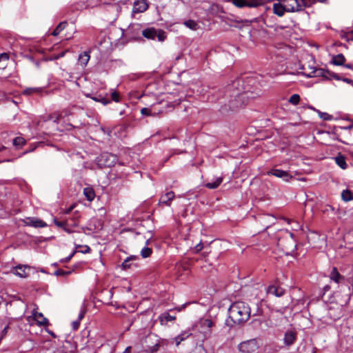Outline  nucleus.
<instances>
[{
  "label": "nucleus",
  "instance_id": "obj_1",
  "mask_svg": "<svg viewBox=\"0 0 353 353\" xmlns=\"http://www.w3.org/2000/svg\"><path fill=\"white\" fill-rule=\"evenodd\" d=\"M250 312V307L245 302H234L228 309L229 319L225 321V324L230 327L234 324H242L249 319Z\"/></svg>",
  "mask_w": 353,
  "mask_h": 353
},
{
  "label": "nucleus",
  "instance_id": "obj_2",
  "mask_svg": "<svg viewBox=\"0 0 353 353\" xmlns=\"http://www.w3.org/2000/svg\"><path fill=\"white\" fill-rule=\"evenodd\" d=\"M278 245L286 252L292 251L296 247V242L294 239L293 233L285 230L282 232V236L278 239Z\"/></svg>",
  "mask_w": 353,
  "mask_h": 353
},
{
  "label": "nucleus",
  "instance_id": "obj_3",
  "mask_svg": "<svg viewBox=\"0 0 353 353\" xmlns=\"http://www.w3.org/2000/svg\"><path fill=\"white\" fill-rule=\"evenodd\" d=\"M335 302L341 306H345L348 304L351 298V290L347 285H342L340 291L334 294Z\"/></svg>",
  "mask_w": 353,
  "mask_h": 353
},
{
  "label": "nucleus",
  "instance_id": "obj_4",
  "mask_svg": "<svg viewBox=\"0 0 353 353\" xmlns=\"http://www.w3.org/2000/svg\"><path fill=\"white\" fill-rule=\"evenodd\" d=\"M117 161V156L109 152H103L97 159V165L100 168H110Z\"/></svg>",
  "mask_w": 353,
  "mask_h": 353
},
{
  "label": "nucleus",
  "instance_id": "obj_5",
  "mask_svg": "<svg viewBox=\"0 0 353 353\" xmlns=\"http://www.w3.org/2000/svg\"><path fill=\"white\" fill-rule=\"evenodd\" d=\"M142 35L148 39H155L157 37L159 41H164L167 37L166 33L161 29L154 28H145L142 31Z\"/></svg>",
  "mask_w": 353,
  "mask_h": 353
},
{
  "label": "nucleus",
  "instance_id": "obj_6",
  "mask_svg": "<svg viewBox=\"0 0 353 353\" xmlns=\"http://www.w3.org/2000/svg\"><path fill=\"white\" fill-rule=\"evenodd\" d=\"M281 2H283L284 6L285 7L286 12H301L304 10L305 6L303 2L301 0H280Z\"/></svg>",
  "mask_w": 353,
  "mask_h": 353
},
{
  "label": "nucleus",
  "instance_id": "obj_7",
  "mask_svg": "<svg viewBox=\"0 0 353 353\" xmlns=\"http://www.w3.org/2000/svg\"><path fill=\"white\" fill-rule=\"evenodd\" d=\"M231 2L236 7L242 8L244 7L256 8L263 4L261 0H225Z\"/></svg>",
  "mask_w": 353,
  "mask_h": 353
},
{
  "label": "nucleus",
  "instance_id": "obj_8",
  "mask_svg": "<svg viewBox=\"0 0 353 353\" xmlns=\"http://www.w3.org/2000/svg\"><path fill=\"white\" fill-rule=\"evenodd\" d=\"M257 347V342L255 339L242 342L239 345V350L244 353H252L254 352Z\"/></svg>",
  "mask_w": 353,
  "mask_h": 353
},
{
  "label": "nucleus",
  "instance_id": "obj_9",
  "mask_svg": "<svg viewBox=\"0 0 353 353\" xmlns=\"http://www.w3.org/2000/svg\"><path fill=\"white\" fill-rule=\"evenodd\" d=\"M268 175H273L278 178L283 179L285 181H289L290 179L292 178V176L289 174V172L279 170V169H272L268 172Z\"/></svg>",
  "mask_w": 353,
  "mask_h": 353
},
{
  "label": "nucleus",
  "instance_id": "obj_10",
  "mask_svg": "<svg viewBox=\"0 0 353 353\" xmlns=\"http://www.w3.org/2000/svg\"><path fill=\"white\" fill-rule=\"evenodd\" d=\"M296 340V332L292 330H288L284 334L283 342L287 346H290Z\"/></svg>",
  "mask_w": 353,
  "mask_h": 353
},
{
  "label": "nucleus",
  "instance_id": "obj_11",
  "mask_svg": "<svg viewBox=\"0 0 353 353\" xmlns=\"http://www.w3.org/2000/svg\"><path fill=\"white\" fill-rule=\"evenodd\" d=\"M26 225L32 226L34 228H44L47 226V224L42 221L41 219L34 218V217H28L24 221Z\"/></svg>",
  "mask_w": 353,
  "mask_h": 353
},
{
  "label": "nucleus",
  "instance_id": "obj_12",
  "mask_svg": "<svg viewBox=\"0 0 353 353\" xmlns=\"http://www.w3.org/2000/svg\"><path fill=\"white\" fill-rule=\"evenodd\" d=\"M148 4L146 0H136L133 3V12L141 13L147 10Z\"/></svg>",
  "mask_w": 353,
  "mask_h": 353
},
{
  "label": "nucleus",
  "instance_id": "obj_13",
  "mask_svg": "<svg viewBox=\"0 0 353 353\" xmlns=\"http://www.w3.org/2000/svg\"><path fill=\"white\" fill-rule=\"evenodd\" d=\"M29 269L30 267L28 265H18L12 268V272L21 278H26L28 276L26 270Z\"/></svg>",
  "mask_w": 353,
  "mask_h": 353
},
{
  "label": "nucleus",
  "instance_id": "obj_14",
  "mask_svg": "<svg viewBox=\"0 0 353 353\" xmlns=\"http://www.w3.org/2000/svg\"><path fill=\"white\" fill-rule=\"evenodd\" d=\"M330 278L331 281L339 283V284H343L345 281V278L344 276L341 275L336 268H333L330 274Z\"/></svg>",
  "mask_w": 353,
  "mask_h": 353
},
{
  "label": "nucleus",
  "instance_id": "obj_15",
  "mask_svg": "<svg viewBox=\"0 0 353 353\" xmlns=\"http://www.w3.org/2000/svg\"><path fill=\"white\" fill-rule=\"evenodd\" d=\"M174 196H175V194H174V192H172V191L168 192L165 194L161 195V196L159 199V204L170 206L171 202L174 199Z\"/></svg>",
  "mask_w": 353,
  "mask_h": 353
},
{
  "label": "nucleus",
  "instance_id": "obj_16",
  "mask_svg": "<svg viewBox=\"0 0 353 353\" xmlns=\"http://www.w3.org/2000/svg\"><path fill=\"white\" fill-rule=\"evenodd\" d=\"M267 293L277 297H281L284 294L285 290L279 285H272L268 288Z\"/></svg>",
  "mask_w": 353,
  "mask_h": 353
},
{
  "label": "nucleus",
  "instance_id": "obj_17",
  "mask_svg": "<svg viewBox=\"0 0 353 353\" xmlns=\"http://www.w3.org/2000/svg\"><path fill=\"white\" fill-rule=\"evenodd\" d=\"M201 327L206 329V330L204 331L205 336L206 339L209 338L212 334L210 328L214 326V322L211 319H203L201 322Z\"/></svg>",
  "mask_w": 353,
  "mask_h": 353
},
{
  "label": "nucleus",
  "instance_id": "obj_18",
  "mask_svg": "<svg viewBox=\"0 0 353 353\" xmlns=\"http://www.w3.org/2000/svg\"><path fill=\"white\" fill-rule=\"evenodd\" d=\"M139 258L137 256H130L128 257L121 264L122 269L126 270L132 268L134 266L137 267V265L134 263L133 261L137 260Z\"/></svg>",
  "mask_w": 353,
  "mask_h": 353
},
{
  "label": "nucleus",
  "instance_id": "obj_19",
  "mask_svg": "<svg viewBox=\"0 0 353 353\" xmlns=\"http://www.w3.org/2000/svg\"><path fill=\"white\" fill-rule=\"evenodd\" d=\"M329 71L325 70L323 68H314L312 71L307 74L308 77H322L326 78V74H328Z\"/></svg>",
  "mask_w": 353,
  "mask_h": 353
},
{
  "label": "nucleus",
  "instance_id": "obj_20",
  "mask_svg": "<svg viewBox=\"0 0 353 353\" xmlns=\"http://www.w3.org/2000/svg\"><path fill=\"white\" fill-rule=\"evenodd\" d=\"M274 13L279 17H282L286 12L285 7L283 2L274 3L273 5Z\"/></svg>",
  "mask_w": 353,
  "mask_h": 353
},
{
  "label": "nucleus",
  "instance_id": "obj_21",
  "mask_svg": "<svg viewBox=\"0 0 353 353\" xmlns=\"http://www.w3.org/2000/svg\"><path fill=\"white\" fill-rule=\"evenodd\" d=\"M87 97H90L97 102H101L103 105H107L110 103V101L102 94H94L92 96L91 94H86Z\"/></svg>",
  "mask_w": 353,
  "mask_h": 353
},
{
  "label": "nucleus",
  "instance_id": "obj_22",
  "mask_svg": "<svg viewBox=\"0 0 353 353\" xmlns=\"http://www.w3.org/2000/svg\"><path fill=\"white\" fill-rule=\"evenodd\" d=\"M159 319L161 325H166L168 322L174 321L176 316L170 315L168 312H163L159 316Z\"/></svg>",
  "mask_w": 353,
  "mask_h": 353
},
{
  "label": "nucleus",
  "instance_id": "obj_23",
  "mask_svg": "<svg viewBox=\"0 0 353 353\" xmlns=\"http://www.w3.org/2000/svg\"><path fill=\"white\" fill-rule=\"evenodd\" d=\"M54 224L59 227L63 228L65 226H72V227H77L78 226V221H74V223H70V220H66L65 221H58L57 219H54Z\"/></svg>",
  "mask_w": 353,
  "mask_h": 353
},
{
  "label": "nucleus",
  "instance_id": "obj_24",
  "mask_svg": "<svg viewBox=\"0 0 353 353\" xmlns=\"http://www.w3.org/2000/svg\"><path fill=\"white\" fill-rule=\"evenodd\" d=\"M191 334H192L190 332V331L188 330L182 332L180 334H179L174 339L176 345L178 346L182 341H183L190 336H191Z\"/></svg>",
  "mask_w": 353,
  "mask_h": 353
},
{
  "label": "nucleus",
  "instance_id": "obj_25",
  "mask_svg": "<svg viewBox=\"0 0 353 353\" xmlns=\"http://www.w3.org/2000/svg\"><path fill=\"white\" fill-rule=\"evenodd\" d=\"M33 315L34 316V319L37 321L38 324L40 325H48V320L45 318L42 313L36 312L33 313Z\"/></svg>",
  "mask_w": 353,
  "mask_h": 353
},
{
  "label": "nucleus",
  "instance_id": "obj_26",
  "mask_svg": "<svg viewBox=\"0 0 353 353\" xmlns=\"http://www.w3.org/2000/svg\"><path fill=\"white\" fill-rule=\"evenodd\" d=\"M90 57L89 52H83V53L80 54L79 56V59H78L79 64L85 67L88 64V61L90 60Z\"/></svg>",
  "mask_w": 353,
  "mask_h": 353
},
{
  "label": "nucleus",
  "instance_id": "obj_27",
  "mask_svg": "<svg viewBox=\"0 0 353 353\" xmlns=\"http://www.w3.org/2000/svg\"><path fill=\"white\" fill-rule=\"evenodd\" d=\"M345 62V58L343 54H339L334 56L332 59L331 63L335 65H343Z\"/></svg>",
  "mask_w": 353,
  "mask_h": 353
},
{
  "label": "nucleus",
  "instance_id": "obj_28",
  "mask_svg": "<svg viewBox=\"0 0 353 353\" xmlns=\"http://www.w3.org/2000/svg\"><path fill=\"white\" fill-rule=\"evenodd\" d=\"M83 194L88 201H92L95 198V192L91 187H86L83 189Z\"/></svg>",
  "mask_w": 353,
  "mask_h": 353
},
{
  "label": "nucleus",
  "instance_id": "obj_29",
  "mask_svg": "<svg viewBox=\"0 0 353 353\" xmlns=\"http://www.w3.org/2000/svg\"><path fill=\"white\" fill-rule=\"evenodd\" d=\"M43 90L42 88H27L23 91V94L26 96L39 94Z\"/></svg>",
  "mask_w": 353,
  "mask_h": 353
},
{
  "label": "nucleus",
  "instance_id": "obj_30",
  "mask_svg": "<svg viewBox=\"0 0 353 353\" xmlns=\"http://www.w3.org/2000/svg\"><path fill=\"white\" fill-rule=\"evenodd\" d=\"M223 181V177L219 176L216 179L214 182H209L205 184V186L209 189H216Z\"/></svg>",
  "mask_w": 353,
  "mask_h": 353
},
{
  "label": "nucleus",
  "instance_id": "obj_31",
  "mask_svg": "<svg viewBox=\"0 0 353 353\" xmlns=\"http://www.w3.org/2000/svg\"><path fill=\"white\" fill-rule=\"evenodd\" d=\"M336 163L343 170H345L347 168V163L345 161V158L342 156L339 155L335 158Z\"/></svg>",
  "mask_w": 353,
  "mask_h": 353
},
{
  "label": "nucleus",
  "instance_id": "obj_32",
  "mask_svg": "<svg viewBox=\"0 0 353 353\" xmlns=\"http://www.w3.org/2000/svg\"><path fill=\"white\" fill-rule=\"evenodd\" d=\"M68 23L66 21L60 22L58 26L55 28V29L52 32L53 36H57L65 28Z\"/></svg>",
  "mask_w": 353,
  "mask_h": 353
},
{
  "label": "nucleus",
  "instance_id": "obj_33",
  "mask_svg": "<svg viewBox=\"0 0 353 353\" xmlns=\"http://www.w3.org/2000/svg\"><path fill=\"white\" fill-rule=\"evenodd\" d=\"M342 199L345 201H350L353 199V193L349 190H345L341 193Z\"/></svg>",
  "mask_w": 353,
  "mask_h": 353
},
{
  "label": "nucleus",
  "instance_id": "obj_34",
  "mask_svg": "<svg viewBox=\"0 0 353 353\" xmlns=\"http://www.w3.org/2000/svg\"><path fill=\"white\" fill-rule=\"evenodd\" d=\"M183 24L188 28L193 30H196L199 28L197 23L195 21L192 20V19L185 21Z\"/></svg>",
  "mask_w": 353,
  "mask_h": 353
},
{
  "label": "nucleus",
  "instance_id": "obj_35",
  "mask_svg": "<svg viewBox=\"0 0 353 353\" xmlns=\"http://www.w3.org/2000/svg\"><path fill=\"white\" fill-rule=\"evenodd\" d=\"M301 1L303 2L305 6H307L308 8L314 5L316 2L325 3L327 2V0H301Z\"/></svg>",
  "mask_w": 353,
  "mask_h": 353
},
{
  "label": "nucleus",
  "instance_id": "obj_36",
  "mask_svg": "<svg viewBox=\"0 0 353 353\" xmlns=\"http://www.w3.org/2000/svg\"><path fill=\"white\" fill-rule=\"evenodd\" d=\"M249 96H248V92H237L235 95H234V101H241L245 98H248Z\"/></svg>",
  "mask_w": 353,
  "mask_h": 353
},
{
  "label": "nucleus",
  "instance_id": "obj_37",
  "mask_svg": "<svg viewBox=\"0 0 353 353\" xmlns=\"http://www.w3.org/2000/svg\"><path fill=\"white\" fill-rule=\"evenodd\" d=\"M26 143V140L21 137H17L13 139V144L17 147H21Z\"/></svg>",
  "mask_w": 353,
  "mask_h": 353
},
{
  "label": "nucleus",
  "instance_id": "obj_38",
  "mask_svg": "<svg viewBox=\"0 0 353 353\" xmlns=\"http://www.w3.org/2000/svg\"><path fill=\"white\" fill-rule=\"evenodd\" d=\"M152 252V250L148 247H144L141 251V255L143 258L149 257Z\"/></svg>",
  "mask_w": 353,
  "mask_h": 353
},
{
  "label": "nucleus",
  "instance_id": "obj_39",
  "mask_svg": "<svg viewBox=\"0 0 353 353\" xmlns=\"http://www.w3.org/2000/svg\"><path fill=\"white\" fill-rule=\"evenodd\" d=\"M288 101L289 103L296 105L299 104L300 101V96L298 94H294L290 97Z\"/></svg>",
  "mask_w": 353,
  "mask_h": 353
},
{
  "label": "nucleus",
  "instance_id": "obj_40",
  "mask_svg": "<svg viewBox=\"0 0 353 353\" xmlns=\"http://www.w3.org/2000/svg\"><path fill=\"white\" fill-rule=\"evenodd\" d=\"M72 272V270L65 271L62 269H58L54 272V274L56 276H66L70 275Z\"/></svg>",
  "mask_w": 353,
  "mask_h": 353
},
{
  "label": "nucleus",
  "instance_id": "obj_41",
  "mask_svg": "<svg viewBox=\"0 0 353 353\" xmlns=\"http://www.w3.org/2000/svg\"><path fill=\"white\" fill-rule=\"evenodd\" d=\"M319 117L321 119H323L324 121H330L332 119V116L329 114L327 112H322L320 111H318Z\"/></svg>",
  "mask_w": 353,
  "mask_h": 353
},
{
  "label": "nucleus",
  "instance_id": "obj_42",
  "mask_svg": "<svg viewBox=\"0 0 353 353\" xmlns=\"http://www.w3.org/2000/svg\"><path fill=\"white\" fill-rule=\"evenodd\" d=\"M141 113L145 116H151V115H154L156 114L155 112L152 113V110L148 108H142L141 110Z\"/></svg>",
  "mask_w": 353,
  "mask_h": 353
},
{
  "label": "nucleus",
  "instance_id": "obj_43",
  "mask_svg": "<svg viewBox=\"0 0 353 353\" xmlns=\"http://www.w3.org/2000/svg\"><path fill=\"white\" fill-rule=\"evenodd\" d=\"M159 347H160V344L156 343L154 345L149 347V351L150 352V353L157 352L159 350Z\"/></svg>",
  "mask_w": 353,
  "mask_h": 353
},
{
  "label": "nucleus",
  "instance_id": "obj_44",
  "mask_svg": "<svg viewBox=\"0 0 353 353\" xmlns=\"http://www.w3.org/2000/svg\"><path fill=\"white\" fill-rule=\"evenodd\" d=\"M111 98H112V100L115 101V102H119V94L118 92H113L111 94Z\"/></svg>",
  "mask_w": 353,
  "mask_h": 353
},
{
  "label": "nucleus",
  "instance_id": "obj_45",
  "mask_svg": "<svg viewBox=\"0 0 353 353\" xmlns=\"http://www.w3.org/2000/svg\"><path fill=\"white\" fill-rule=\"evenodd\" d=\"M203 245L202 243L200 242L199 243H198L196 245L194 246V252L195 253H198L199 252H200L202 249H203Z\"/></svg>",
  "mask_w": 353,
  "mask_h": 353
},
{
  "label": "nucleus",
  "instance_id": "obj_46",
  "mask_svg": "<svg viewBox=\"0 0 353 353\" xmlns=\"http://www.w3.org/2000/svg\"><path fill=\"white\" fill-rule=\"evenodd\" d=\"M76 253V250H74L70 255H69L68 257L65 258V259H63L61 260V262L62 263H66V262H68L71 259L72 257L74 255V254Z\"/></svg>",
  "mask_w": 353,
  "mask_h": 353
},
{
  "label": "nucleus",
  "instance_id": "obj_47",
  "mask_svg": "<svg viewBox=\"0 0 353 353\" xmlns=\"http://www.w3.org/2000/svg\"><path fill=\"white\" fill-rule=\"evenodd\" d=\"M80 321L79 320H77L72 322V327L74 330H77L79 327Z\"/></svg>",
  "mask_w": 353,
  "mask_h": 353
},
{
  "label": "nucleus",
  "instance_id": "obj_48",
  "mask_svg": "<svg viewBox=\"0 0 353 353\" xmlns=\"http://www.w3.org/2000/svg\"><path fill=\"white\" fill-rule=\"evenodd\" d=\"M328 74H330L332 78L336 79V80H341L342 78H341L339 74L334 73V72H330L329 71Z\"/></svg>",
  "mask_w": 353,
  "mask_h": 353
},
{
  "label": "nucleus",
  "instance_id": "obj_49",
  "mask_svg": "<svg viewBox=\"0 0 353 353\" xmlns=\"http://www.w3.org/2000/svg\"><path fill=\"white\" fill-rule=\"evenodd\" d=\"M79 216L75 215L72 216V218L68 219V220H70V223H74V221H79ZM79 221H78L79 223Z\"/></svg>",
  "mask_w": 353,
  "mask_h": 353
},
{
  "label": "nucleus",
  "instance_id": "obj_50",
  "mask_svg": "<svg viewBox=\"0 0 353 353\" xmlns=\"http://www.w3.org/2000/svg\"><path fill=\"white\" fill-rule=\"evenodd\" d=\"M60 115L58 114L56 117L53 118L52 116H48V119H53V121L56 123H59V119H60Z\"/></svg>",
  "mask_w": 353,
  "mask_h": 353
},
{
  "label": "nucleus",
  "instance_id": "obj_51",
  "mask_svg": "<svg viewBox=\"0 0 353 353\" xmlns=\"http://www.w3.org/2000/svg\"><path fill=\"white\" fill-rule=\"evenodd\" d=\"M85 313V310H81L80 313H79V314L77 320H79V321H81L83 319Z\"/></svg>",
  "mask_w": 353,
  "mask_h": 353
},
{
  "label": "nucleus",
  "instance_id": "obj_52",
  "mask_svg": "<svg viewBox=\"0 0 353 353\" xmlns=\"http://www.w3.org/2000/svg\"><path fill=\"white\" fill-rule=\"evenodd\" d=\"M8 327L9 326L8 325H6L3 330H2L1 332V339H2L3 336H5L8 332Z\"/></svg>",
  "mask_w": 353,
  "mask_h": 353
},
{
  "label": "nucleus",
  "instance_id": "obj_53",
  "mask_svg": "<svg viewBox=\"0 0 353 353\" xmlns=\"http://www.w3.org/2000/svg\"><path fill=\"white\" fill-rule=\"evenodd\" d=\"M1 59L8 60L9 57L6 53H2L0 54Z\"/></svg>",
  "mask_w": 353,
  "mask_h": 353
},
{
  "label": "nucleus",
  "instance_id": "obj_54",
  "mask_svg": "<svg viewBox=\"0 0 353 353\" xmlns=\"http://www.w3.org/2000/svg\"><path fill=\"white\" fill-rule=\"evenodd\" d=\"M341 80L344 82H346L347 83H350L353 85V80L347 78H342Z\"/></svg>",
  "mask_w": 353,
  "mask_h": 353
},
{
  "label": "nucleus",
  "instance_id": "obj_55",
  "mask_svg": "<svg viewBox=\"0 0 353 353\" xmlns=\"http://www.w3.org/2000/svg\"><path fill=\"white\" fill-rule=\"evenodd\" d=\"M84 248H85V250L81 251V252H83V253H88V252H90V248L89 246L85 245Z\"/></svg>",
  "mask_w": 353,
  "mask_h": 353
},
{
  "label": "nucleus",
  "instance_id": "obj_56",
  "mask_svg": "<svg viewBox=\"0 0 353 353\" xmlns=\"http://www.w3.org/2000/svg\"><path fill=\"white\" fill-rule=\"evenodd\" d=\"M132 347L130 346L127 347L123 353H131Z\"/></svg>",
  "mask_w": 353,
  "mask_h": 353
},
{
  "label": "nucleus",
  "instance_id": "obj_57",
  "mask_svg": "<svg viewBox=\"0 0 353 353\" xmlns=\"http://www.w3.org/2000/svg\"><path fill=\"white\" fill-rule=\"evenodd\" d=\"M347 68H349V69H353V64H351V63H349V64H345L343 65Z\"/></svg>",
  "mask_w": 353,
  "mask_h": 353
},
{
  "label": "nucleus",
  "instance_id": "obj_58",
  "mask_svg": "<svg viewBox=\"0 0 353 353\" xmlns=\"http://www.w3.org/2000/svg\"><path fill=\"white\" fill-rule=\"evenodd\" d=\"M69 227L70 226H65L63 229L67 232L68 233H71L72 232V231L71 230L69 229Z\"/></svg>",
  "mask_w": 353,
  "mask_h": 353
},
{
  "label": "nucleus",
  "instance_id": "obj_59",
  "mask_svg": "<svg viewBox=\"0 0 353 353\" xmlns=\"http://www.w3.org/2000/svg\"><path fill=\"white\" fill-rule=\"evenodd\" d=\"M330 286H329V285H325V286L323 288V290H324L325 292H326V291L329 290H330Z\"/></svg>",
  "mask_w": 353,
  "mask_h": 353
},
{
  "label": "nucleus",
  "instance_id": "obj_60",
  "mask_svg": "<svg viewBox=\"0 0 353 353\" xmlns=\"http://www.w3.org/2000/svg\"><path fill=\"white\" fill-rule=\"evenodd\" d=\"M239 83H240V81H237L236 82H234V83H233V85H232V87H234V85H235L236 83L237 85H239Z\"/></svg>",
  "mask_w": 353,
  "mask_h": 353
},
{
  "label": "nucleus",
  "instance_id": "obj_61",
  "mask_svg": "<svg viewBox=\"0 0 353 353\" xmlns=\"http://www.w3.org/2000/svg\"><path fill=\"white\" fill-rule=\"evenodd\" d=\"M50 335H52L53 337H56L55 334L52 332H49Z\"/></svg>",
  "mask_w": 353,
  "mask_h": 353
},
{
  "label": "nucleus",
  "instance_id": "obj_62",
  "mask_svg": "<svg viewBox=\"0 0 353 353\" xmlns=\"http://www.w3.org/2000/svg\"><path fill=\"white\" fill-rule=\"evenodd\" d=\"M149 242H150V239H148L145 242V244L148 245L149 244Z\"/></svg>",
  "mask_w": 353,
  "mask_h": 353
},
{
  "label": "nucleus",
  "instance_id": "obj_63",
  "mask_svg": "<svg viewBox=\"0 0 353 353\" xmlns=\"http://www.w3.org/2000/svg\"><path fill=\"white\" fill-rule=\"evenodd\" d=\"M33 150H34V149H32V150H28V151H26L24 153H28V152H32V151H33Z\"/></svg>",
  "mask_w": 353,
  "mask_h": 353
},
{
  "label": "nucleus",
  "instance_id": "obj_64",
  "mask_svg": "<svg viewBox=\"0 0 353 353\" xmlns=\"http://www.w3.org/2000/svg\"><path fill=\"white\" fill-rule=\"evenodd\" d=\"M350 34H353V30L349 32Z\"/></svg>",
  "mask_w": 353,
  "mask_h": 353
}]
</instances>
